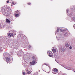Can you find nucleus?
Here are the masks:
<instances>
[{
  "label": "nucleus",
  "mask_w": 75,
  "mask_h": 75,
  "mask_svg": "<svg viewBox=\"0 0 75 75\" xmlns=\"http://www.w3.org/2000/svg\"><path fill=\"white\" fill-rule=\"evenodd\" d=\"M6 61L8 63H9V64H10L11 62V60L9 58L7 57L6 60Z\"/></svg>",
  "instance_id": "obj_1"
},
{
  "label": "nucleus",
  "mask_w": 75,
  "mask_h": 75,
  "mask_svg": "<svg viewBox=\"0 0 75 75\" xmlns=\"http://www.w3.org/2000/svg\"><path fill=\"white\" fill-rule=\"evenodd\" d=\"M47 54H48V55L49 56V57H52V52L51 51H48L47 52Z\"/></svg>",
  "instance_id": "obj_2"
},
{
  "label": "nucleus",
  "mask_w": 75,
  "mask_h": 75,
  "mask_svg": "<svg viewBox=\"0 0 75 75\" xmlns=\"http://www.w3.org/2000/svg\"><path fill=\"white\" fill-rule=\"evenodd\" d=\"M57 71H58V69H54L53 71H52V72L53 74H56L57 73Z\"/></svg>",
  "instance_id": "obj_3"
},
{
  "label": "nucleus",
  "mask_w": 75,
  "mask_h": 75,
  "mask_svg": "<svg viewBox=\"0 0 75 75\" xmlns=\"http://www.w3.org/2000/svg\"><path fill=\"white\" fill-rule=\"evenodd\" d=\"M61 51L62 52H64V51H65V50L64 49V47H63L61 48Z\"/></svg>",
  "instance_id": "obj_4"
},
{
  "label": "nucleus",
  "mask_w": 75,
  "mask_h": 75,
  "mask_svg": "<svg viewBox=\"0 0 75 75\" xmlns=\"http://www.w3.org/2000/svg\"><path fill=\"white\" fill-rule=\"evenodd\" d=\"M8 35L9 37H12L13 35V33H8Z\"/></svg>",
  "instance_id": "obj_5"
},
{
  "label": "nucleus",
  "mask_w": 75,
  "mask_h": 75,
  "mask_svg": "<svg viewBox=\"0 0 75 75\" xmlns=\"http://www.w3.org/2000/svg\"><path fill=\"white\" fill-rule=\"evenodd\" d=\"M30 64H31L32 65H34L35 64V61H33L30 62Z\"/></svg>",
  "instance_id": "obj_6"
},
{
  "label": "nucleus",
  "mask_w": 75,
  "mask_h": 75,
  "mask_svg": "<svg viewBox=\"0 0 75 75\" xmlns=\"http://www.w3.org/2000/svg\"><path fill=\"white\" fill-rule=\"evenodd\" d=\"M52 51L53 52H56V49L54 48H52Z\"/></svg>",
  "instance_id": "obj_7"
},
{
  "label": "nucleus",
  "mask_w": 75,
  "mask_h": 75,
  "mask_svg": "<svg viewBox=\"0 0 75 75\" xmlns=\"http://www.w3.org/2000/svg\"><path fill=\"white\" fill-rule=\"evenodd\" d=\"M65 45L66 47H68L69 45V43H66Z\"/></svg>",
  "instance_id": "obj_8"
},
{
  "label": "nucleus",
  "mask_w": 75,
  "mask_h": 75,
  "mask_svg": "<svg viewBox=\"0 0 75 75\" xmlns=\"http://www.w3.org/2000/svg\"><path fill=\"white\" fill-rule=\"evenodd\" d=\"M6 22H7V23H8L9 24H10V21L8 20V19H6Z\"/></svg>",
  "instance_id": "obj_9"
},
{
  "label": "nucleus",
  "mask_w": 75,
  "mask_h": 75,
  "mask_svg": "<svg viewBox=\"0 0 75 75\" xmlns=\"http://www.w3.org/2000/svg\"><path fill=\"white\" fill-rule=\"evenodd\" d=\"M27 72H28V74H31V71H27Z\"/></svg>",
  "instance_id": "obj_10"
},
{
  "label": "nucleus",
  "mask_w": 75,
  "mask_h": 75,
  "mask_svg": "<svg viewBox=\"0 0 75 75\" xmlns=\"http://www.w3.org/2000/svg\"><path fill=\"white\" fill-rule=\"evenodd\" d=\"M15 16L16 17H18L19 15L18 14H16Z\"/></svg>",
  "instance_id": "obj_11"
},
{
  "label": "nucleus",
  "mask_w": 75,
  "mask_h": 75,
  "mask_svg": "<svg viewBox=\"0 0 75 75\" xmlns=\"http://www.w3.org/2000/svg\"><path fill=\"white\" fill-rule=\"evenodd\" d=\"M72 47L70 46L69 48V50H72Z\"/></svg>",
  "instance_id": "obj_12"
},
{
  "label": "nucleus",
  "mask_w": 75,
  "mask_h": 75,
  "mask_svg": "<svg viewBox=\"0 0 75 75\" xmlns=\"http://www.w3.org/2000/svg\"><path fill=\"white\" fill-rule=\"evenodd\" d=\"M57 32H59V28H57Z\"/></svg>",
  "instance_id": "obj_13"
},
{
  "label": "nucleus",
  "mask_w": 75,
  "mask_h": 75,
  "mask_svg": "<svg viewBox=\"0 0 75 75\" xmlns=\"http://www.w3.org/2000/svg\"><path fill=\"white\" fill-rule=\"evenodd\" d=\"M73 20H74V21H75V17H74L73 18Z\"/></svg>",
  "instance_id": "obj_14"
},
{
  "label": "nucleus",
  "mask_w": 75,
  "mask_h": 75,
  "mask_svg": "<svg viewBox=\"0 0 75 75\" xmlns=\"http://www.w3.org/2000/svg\"><path fill=\"white\" fill-rule=\"evenodd\" d=\"M23 75H25V73L24 72H23Z\"/></svg>",
  "instance_id": "obj_15"
},
{
  "label": "nucleus",
  "mask_w": 75,
  "mask_h": 75,
  "mask_svg": "<svg viewBox=\"0 0 75 75\" xmlns=\"http://www.w3.org/2000/svg\"><path fill=\"white\" fill-rule=\"evenodd\" d=\"M14 4V2H12V4Z\"/></svg>",
  "instance_id": "obj_16"
},
{
  "label": "nucleus",
  "mask_w": 75,
  "mask_h": 75,
  "mask_svg": "<svg viewBox=\"0 0 75 75\" xmlns=\"http://www.w3.org/2000/svg\"><path fill=\"white\" fill-rule=\"evenodd\" d=\"M6 2H7V3H8L9 2V0L7 1Z\"/></svg>",
  "instance_id": "obj_17"
},
{
  "label": "nucleus",
  "mask_w": 75,
  "mask_h": 75,
  "mask_svg": "<svg viewBox=\"0 0 75 75\" xmlns=\"http://www.w3.org/2000/svg\"><path fill=\"white\" fill-rule=\"evenodd\" d=\"M31 4V3H28V5H30Z\"/></svg>",
  "instance_id": "obj_18"
},
{
  "label": "nucleus",
  "mask_w": 75,
  "mask_h": 75,
  "mask_svg": "<svg viewBox=\"0 0 75 75\" xmlns=\"http://www.w3.org/2000/svg\"><path fill=\"white\" fill-rule=\"evenodd\" d=\"M74 28L75 29V25H74Z\"/></svg>",
  "instance_id": "obj_19"
},
{
  "label": "nucleus",
  "mask_w": 75,
  "mask_h": 75,
  "mask_svg": "<svg viewBox=\"0 0 75 75\" xmlns=\"http://www.w3.org/2000/svg\"><path fill=\"white\" fill-rule=\"evenodd\" d=\"M29 47L30 48H31V46H29Z\"/></svg>",
  "instance_id": "obj_20"
},
{
  "label": "nucleus",
  "mask_w": 75,
  "mask_h": 75,
  "mask_svg": "<svg viewBox=\"0 0 75 75\" xmlns=\"http://www.w3.org/2000/svg\"><path fill=\"white\" fill-rule=\"evenodd\" d=\"M44 64L45 65H46V64H45V63Z\"/></svg>",
  "instance_id": "obj_21"
},
{
  "label": "nucleus",
  "mask_w": 75,
  "mask_h": 75,
  "mask_svg": "<svg viewBox=\"0 0 75 75\" xmlns=\"http://www.w3.org/2000/svg\"><path fill=\"white\" fill-rule=\"evenodd\" d=\"M75 71H74V72H75Z\"/></svg>",
  "instance_id": "obj_22"
},
{
  "label": "nucleus",
  "mask_w": 75,
  "mask_h": 75,
  "mask_svg": "<svg viewBox=\"0 0 75 75\" xmlns=\"http://www.w3.org/2000/svg\"><path fill=\"white\" fill-rule=\"evenodd\" d=\"M11 6H13V5H11Z\"/></svg>",
  "instance_id": "obj_23"
},
{
  "label": "nucleus",
  "mask_w": 75,
  "mask_h": 75,
  "mask_svg": "<svg viewBox=\"0 0 75 75\" xmlns=\"http://www.w3.org/2000/svg\"><path fill=\"white\" fill-rule=\"evenodd\" d=\"M6 14H7V13H6Z\"/></svg>",
  "instance_id": "obj_24"
}]
</instances>
